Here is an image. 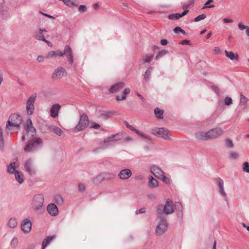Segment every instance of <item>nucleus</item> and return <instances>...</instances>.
I'll list each match as a JSON object with an SVG mask.
<instances>
[{
    "label": "nucleus",
    "mask_w": 249,
    "mask_h": 249,
    "mask_svg": "<svg viewBox=\"0 0 249 249\" xmlns=\"http://www.w3.org/2000/svg\"><path fill=\"white\" fill-rule=\"evenodd\" d=\"M162 208V205H159L156 210L158 217L160 219L155 231L156 234L159 236L163 234L166 231L168 227V223L165 218L163 217Z\"/></svg>",
    "instance_id": "f257e3e1"
},
{
    "label": "nucleus",
    "mask_w": 249,
    "mask_h": 249,
    "mask_svg": "<svg viewBox=\"0 0 249 249\" xmlns=\"http://www.w3.org/2000/svg\"><path fill=\"white\" fill-rule=\"evenodd\" d=\"M43 144V141L39 137H34L29 140L24 148L26 152H33L39 149Z\"/></svg>",
    "instance_id": "f03ea898"
},
{
    "label": "nucleus",
    "mask_w": 249,
    "mask_h": 249,
    "mask_svg": "<svg viewBox=\"0 0 249 249\" xmlns=\"http://www.w3.org/2000/svg\"><path fill=\"white\" fill-rule=\"evenodd\" d=\"M44 202V197L41 194H37L34 196L32 206L33 209L36 213H42L44 212L43 204Z\"/></svg>",
    "instance_id": "7ed1b4c3"
},
{
    "label": "nucleus",
    "mask_w": 249,
    "mask_h": 249,
    "mask_svg": "<svg viewBox=\"0 0 249 249\" xmlns=\"http://www.w3.org/2000/svg\"><path fill=\"white\" fill-rule=\"evenodd\" d=\"M22 122V117L20 115L16 113L12 114L9 118L7 122L6 128L11 130L12 127H15L19 129L20 124Z\"/></svg>",
    "instance_id": "20e7f679"
},
{
    "label": "nucleus",
    "mask_w": 249,
    "mask_h": 249,
    "mask_svg": "<svg viewBox=\"0 0 249 249\" xmlns=\"http://www.w3.org/2000/svg\"><path fill=\"white\" fill-rule=\"evenodd\" d=\"M151 133L165 140H169L171 136L168 130L164 127L153 129L151 130Z\"/></svg>",
    "instance_id": "39448f33"
},
{
    "label": "nucleus",
    "mask_w": 249,
    "mask_h": 249,
    "mask_svg": "<svg viewBox=\"0 0 249 249\" xmlns=\"http://www.w3.org/2000/svg\"><path fill=\"white\" fill-rule=\"evenodd\" d=\"M89 121L87 114H83L80 116L78 124L75 127V130L79 132L84 130L89 125Z\"/></svg>",
    "instance_id": "423d86ee"
},
{
    "label": "nucleus",
    "mask_w": 249,
    "mask_h": 249,
    "mask_svg": "<svg viewBox=\"0 0 249 249\" xmlns=\"http://www.w3.org/2000/svg\"><path fill=\"white\" fill-rule=\"evenodd\" d=\"M36 97V94H32L27 99L26 104V109L27 113L29 115H32L35 110L34 103Z\"/></svg>",
    "instance_id": "0eeeda50"
},
{
    "label": "nucleus",
    "mask_w": 249,
    "mask_h": 249,
    "mask_svg": "<svg viewBox=\"0 0 249 249\" xmlns=\"http://www.w3.org/2000/svg\"><path fill=\"white\" fill-rule=\"evenodd\" d=\"M207 132L209 140L210 139H215L220 137L223 134V131L221 127H216L210 130Z\"/></svg>",
    "instance_id": "6e6552de"
},
{
    "label": "nucleus",
    "mask_w": 249,
    "mask_h": 249,
    "mask_svg": "<svg viewBox=\"0 0 249 249\" xmlns=\"http://www.w3.org/2000/svg\"><path fill=\"white\" fill-rule=\"evenodd\" d=\"M162 206L163 217H164V214L168 215L174 213V210L172 201L169 199L166 200L165 205L164 206L162 205Z\"/></svg>",
    "instance_id": "1a4fd4ad"
},
{
    "label": "nucleus",
    "mask_w": 249,
    "mask_h": 249,
    "mask_svg": "<svg viewBox=\"0 0 249 249\" xmlns=\"http://www.w3.org/2000/svg\"><path fill=\"white\" fill-rule=\"evenodd\" d=\"M64 55H66L68 61L70 64L72 65L73 63V55L72 51V49L69 45L65 46L64 52Z\"/></svg>",
    "instance_id": "9d476101"
},
{
    "label": "nucleus",
    "mask_w": 249,
    "mask_h": 249,
    "mask_svg": "<svg viewBox=\"0 0 249 249\" xmlns=\"http://www.w3.org/2000/svg\"><path fill=\"white\" fill-rule=\"evenodd\" d=\"M66 75L67 72L65 69L61 67H59L56 69L53 73L52 79H60Z\"/></svg>",
    "instance_id": "9b49d317"
},
{
    "label": "nucleus",
    "mask_w": 249,
    "mask_h": 249,
    "mask_svg": "<svg viewBox=\"0 0 249 249\" xmlns=\"http://www.w3.org/2000/svg\"><path fill=\"white\" fill-rule=\"evenodd\" d=\"M24 168L25 171L31 176H33L36 174V171L34 168L32 160L29 159L24 163Z\"/></svg>",
    "instance_id": "f8f14e48"
},
{
    "label": "nucleus",
    "mask_w": 249,
    "mask_h": 249,
    "mask_svg": "<svg viewBox=\"0 0 249 249\" xmlns=\"http://www.w3.org/2000/svg\"><path fill=\"white\" fill-rule=\"evenodd\" d=\"M124 137L123 133H118L114 135H112L104 140V143H107L110 142L117 141L121 140Z\"/></svg>",
    "instance_id": "ddd939ff"
},
{
    "label": "nucleus",
    "mask_w": 249,
    "mask_h": 249,
    "mask_svg": "<svg viewBox=\"0 0 249 249\" xmlns=\"http://www.w3.org/2000/svg\"><path fill=\"white\" fill-rule=\"evenodd\" d=\"M132 175V172L129 169H124L120 171L118 174L119 178L125 180L129 178Z\"/></svg>",
    "instance_id": "4468645a"
},
{
    "label": "nucleus",
    "mask_w": 249,
    "mask_h": 249,
    "mask_svg": "<svg viewBox=\"0 0 249 249\" xmlns=\"http://www.w3.org/2000/svg\"><path fill=\"white\" fill-rule=\"evenodd\" d=\"M32 227V223L30 220L26 219L24 220L21 224V229L24 232H29Z\"/></svg>",
    "instance_id": "2eb2a0df"
},
{
    "label": "nucleus",
    "mask_w": 249,
    "mask_h": 249,
    "mask_svg": "<svg viewBox=\"0 0 249 249\" xmlns=\"http://www.w3.org/2000/svg\"><path fill=\"white\" fill-rule=\"evenodd\" d=\"M150 171L159 179L162 178V176L164 174L163 171L156 165H153L151 167Z\"/></svg>",
    "instance_id": "dca6fc26"
},
{
    "label": "nucleus",
    "mask_w": 249,
    "mask_h": 249,
    "mask_svg": "<svg viewBox=\"0 0 249 249\" xmlns=\"http://www.w3.org/2000/svg\"><path fill=\"white\" fill-rule=\"evenodd\" d=\"M46 127L48 130L54 132L59 136L64 137L65 135L64 132L60 128L56 126L46 125Z\"/></svg>",
    "instance_id": "f3484780"
},
{
    "label": "nucleus",
    "mask_w": 249,
    "mask_h": 249,
    "mask_svg": "<svg viewBox=\"0 0 249 249\" xmlns=\"http://www.w3.org/2000/svg\"><path fill=\"white\" fill-rule=\"evenodd\" d=\"M47 210L52 216H55L58 213V209L53 203H51L47 206Z\"/></svg>",
    "instance_id": "a211bd4d"
},
{
    "label": "nucleus",
    "mask_w": 249,
    "mask_h": 249,
    "mask_svg": "<svg viewBox=\"0 0 249 249\" xmlns=\"http://www.w3.org/2000/svg\"><path fill=\"white\" fill-rule=\"evenodd\" d=\"M125 85L123 82H119L118 83L115 84L114 85H112L110 88L109 89L108 91L110 93H115L119 90H120L122 89H123Z\"/></svg>",
    "instance_id": "6ab92c4d"
},
{
    "label": "nucleus",
    "mask_w": 249,
    "mask_h": 249,
    "mask_svg": "<svg viewBox=\"0 0 249 249\" xmlns=\"http://www.w3.org/2000/svg\"><path fill=\"white\" fill-rule=\"evenodd\" d=\"M60 109V106L58 104H56L52 106L50 110V115L54 118L58 116V111Z\"/></svg>",
    "instance_id": "aec40b11"
},
{
    "label": "nucleus",
    "mask_w": 249,
    "mask_h": 249,
    "mask_svg": "<svg viewBox=\"0 0 249 249\" xmlns=\"http://www.w3.org/2000/svg\"><path fill=\"white\" fill-rule=\"evenodd\" d=\"M208 132H204L203 131H198L195 134V137L199 141H208Z\"/></svg>",
    "instance_id": "412c9836"
},
{
    "label": "nucleus",
    "mask_w": 249,
    "mask_h": 249,
    "mask_svg": "<svg viewBox=\"0 0 249 249\" xmlns=\"http://www.w3.org/2000/svg\"><path fill=\"white\" fill-rule=\"evenodd\" d=\"M148 179V185L150 188H154L158 186L159 182L158 180L152 176H149Z\"/></svg>",
    "instance_id": "4be33fe9"
},
{
    "label": "nucleus",
    "mask_w": 249,
    "mask_h": 249,
    "mask_svg": "<svg viewBox=\"0 0 249 249\" xmlns=\"http://www.w3.org/2000/svg\"><path fill=\"white\" fill-rule=\"evenodd\" d=\"M115 177V175L112 173H103L98 177L102 181L105 180H111Z\"/></svg>",
    "instance_id": "5701e85b"
},
{
    "label": "nucleus",
    "mask_w": 249,
    "mask_h": 249,
    "mask_svg": "<svg viewBox=\"0 0 249 249\" xmlns=\"http://www.w3.org/2000/svg\"><path fill=\"white\" fill-rule=\"evenodd\" d=\"M0 16L4 18L8 17L9 16L8 8L5 5H2L0 7Z\"/></svg>",
    "instance_id": "b1692460"
},
{
    "label": "nucleus",
    "mask_w": 249,
    "mask_h": 249,
    "mask_svg": "<svg viewBox=\"0 0 249 249\" xmlns=\"http://www.w3.org/2000/svg\"><path fill=\"white\" fill-rule=\"evenodd\" d=\"M55 238V235H53L48 236L45 238L42 243V249H45V248L49 245V244Z\"/></svg>",
    "instance_id": "393cba45"
},
{
    "label": "nucleus",
    "mask_w": 249,
    "mask_h": 249,
    "mask_svg": "<svg viewBox=\"0 0 249 249\" xmlns=\"http://www.w3.org/2000/svg\"><path fill=\"white\" fill-rule=\"evenodd\" d=\"M15 177L19 183L21 184L24 182V176L22 173L18 171H15Z\"/></svg>",
    "instance_id": "a878e982"
},
{
    "label": "nucleus",
    "mask_w": 249,
    "mask_h": 249,
    "mask_svg": "<svg viewBox=\"0 0 249 249\" xmlns=\"http://www.w3.org/2000/svg\"><path fill=\"white\" fill-rule=\"evenodd\" d=\"M130 92V89L129 88H125L123 91L122 96L121 97L117 95L116 99L118 101L124 100L126 99V95L128 94Z\"/></svg>",
    "instance_id": "bb28decb"
},
{
    "label": "nucleus",
    "mask_w": 249,
    "mask_h": 249,
    "mask_svg": "<svg viewBox=\"0 0 249 249\" xmlns=\"http://www.w3.org/2000/svg\"><path fill=\"white\" fill-rule=\"evenodd\" d=\"M225 53L226 56L230 58L231 60H237L238 58V54H236L235 55L232 52H228L227 50H225Z\"/></svg>",
    "instance_id": "cd10ccee"
},
{
    "label": "nucleus",
    "mask_w": 249,
    "mask_h": 249,
    "mask_svg": "<svg viewBox=\"0 0 249 249\" xmlns=\"http://www.w3.org/2000/svg\"><path fill=\"white\" fill-rule=\"evenodd\" d=\"M153 71V67H149L145 71L144 75V79L145 81L148 82L149 80V77L151 73Z\"/></svg>",
    "instance_id": "c85d7f7f"
},
{
    "label": "nucleus",
    "mask_w": 249,
    "mask_h": 249,
    "mask_svg": "<svg viewBox=\"0 0 249 249\" xmlns=\"http://www.w3.org/2000/svg\"><path fill=\"white\" fill-rule=\"evenodd\" d=\"M154 113L158 119H161L163 118V111L162 110L160 109L158 107H156L154 109Z\"/></svg>",
    "instance_id": "c756f323"
},
{
    "label": "nucleus",
    "mask_w": 249,
    "mask_h": 249,
    "mask_svg": "<svg viewBox=\"0 0 249 249\" xmlns=\"http://www.w3.org/2000/svg\"><path fill=\"white\" fill-rule=\"evenodd\" d=\"M25 129L26 132L28 134L30 133L32 137L34 136L36 134V129L33 126L25 127Z\"/></svg>",
    "instance_id": "7c9ffc66"
},
{
    "label": "nucleus",
    "mask_w": 249,
    "mask_h": 249,
    "mask_svg": "<svg viewBox=\"0 0 249 249\" xmlns=\"http://www.w3.org/2000/svg\"><path fill=\"white\" fill-rule=\"evenodd\" d=\"M113 114L111 111H104L101 113V117L105 119H107L110 117Z\"/></svg>",
    "instance_id": "2f4dec72"
},
{
    "label": "nucleus",
    "mask_w": 249,
    "mask_h": 249,
    "mask_svg": "<svg viewBox=\"0 0 249 249\" xmlns=\"http://www.w3.org/2000/svg\"><path fill=\"white\" fill-rule=\"evenodd\" d=\"M16 168V162H12L8 166L7 172L10 174H13Z\"/></svg>",
    "instance_id": "473e14b6"
},
{
    "label": "nucleus",
    "mask_w": 249,
    "mask_h": 249,
    "mask_svg": "<svg viewBox=\"0 0 249 249\" xmlns=\"http://www.w3.org/2000/svg\"><path fill=\"white\" fill-rule=\"evenodd\" d=\"M8 226L11 228H14L17 225V222L15 218H11L8 223Z\"/></svg>",
    "instance_id": "72a5a7b5"
},
{
    "label": "nucleus",
    "mask_w": 249,
    "mask_h": 249,
    "mask_svg": "<svg viewBox=\"0 0 249 249\" xmlns=\"http://www.w3.org/2000/svg\"><path fill=\"white\" fill-rule=\"evenodd\" d=\"M249 101V99L245 96L242 93H240V104L241 105H245Z\"/></svg>",
    "instance_id": "f704fd0d"
},
{
    "label": "nucleus",
    "mask_w": 249,
    "mask_h": 249,
    "mask_svg": "<svg viewBox=\"0 0 249 249\" xmlns=\"http://www.w3.org/2000/svg\"><path fill=\"white\" fill-rule=\"evenodd\" d=\"M168 53V52L165 50H162L160 51L155 57L156 59L158 60L160 58L167 54Z\"/></svg>",
    "instance_id": "c9c22d12"
},
{
    "label": "nucleus",
    "mask_w": 249,
    "mask_h": 249,
    "mask_svg": "<svg viewBox=\"0 0 249 249\" xmlns=\"http://www.w3.org/2000/svg\"><path fill=\"white\" fill-rule=\"evenodd\" d=\"M34 36L36 39L38 40L43 41L45 40L44 36L42 34H40L39 32L38 33H35Z\"/></svg>",
    "instance_id": "e433bc0d"
},
{
    "label": "nucleus",
    "mask_w": 249,
    "mask_h": 249,
    "mask_svg": "<svg viewBox=\"0 0 249 249\" xmlns=\"http://www.w3.org/2000/svg\"><path fill=\"white\" fill-rule=\"evenodd\" d=\"M242 169L244 172L249 173V163L248 162L245 161L243 163Z\"/></svg>",
    "instance_id": "4c0bfd02"
},
{
    "label": "nucleus",
    "mask_w": 249,
    "mask_h": 249,
    "mask_svg": "<svg viewBox=\"0 0 249 249\" xmlns=\"http://www.w3.org/2000/svg\"><path fill=\"white\" fill-rule=\"evenodd\" d=\"M134 131H135L138 135L141 136L144 139H147L148 140H150V138L148 136L144 134H143L142 132L139 131V130L136 129L134 130Z\"/></svg>",
    "instance_id": "58836bf2"
},
{
    "label": "nucleus",
    "mask_w": 249,
    "mask_h": 249,
    "mask_svg": "<svg viewBox=\"0 0 249 249\" xmlns=\"http://www.w3.org/2000/svg\"><path fill=\"white\" fill-rule=\"evenodd\" d=\"M168 18L171 20H177L180 18V15L178 13L170 14L168 16Z\"/></svg>",
    "instance_id": "ea45409f"
},
{
    "label": "nucleus",
    "mask_w": 249,
    "mask_h": 249,
    "mask_svg": "<svg viewBox=\"0 0 249 249\" xmlns=\"http://www.w3.org/2000/svg\"><path fill=\"white\" fill-rule=\"evenodd\" d=\"M226 145L228 148H233V143L232 141L229 139H226L225 140Z\"/></svg>",
    "instance_id": "a19ab883"
},
{
    "label": "nucleus",
    "mask_w": 249,
    "mask_h": 249,
    "mask_svg": "<svg viewBox=\"0 0 249 249\" xmlns=\"http://www.w3.org/2000/svg\"><path fill=\"white\" fill-rule=\"evenodd\" d=\"M153 55H146L143 59V60L144 62L149 63L151 61L153 57Z\"/></svg>",
    "instance_id": "79ce46f5"
},
{
    "label": "nucleus",
    "mask_w": 249,
    "mask_h": 249,
    "mask_svg": "<svg viewBox=\"0 0 249 249\" xmlns=\"http://www.w3.org/2000/svg\"><path fill=\"white\" fill-rule=\"evenodd\" d=\"M225 104L227 106H230L232 104V99L230 97H226L224 100Z\"/></svg>",
    "instance_id": "37998d69"
},
{
    "label": "nucleus",
    "mask_w": 249,
    "mask_h": 249,
    "mask_svg": "<svg viewBox=\"0 0 249 249\" xmlns=\"http://www.w3.org/2000/svg\"><path fill=\"white\" fill-rule=\"evenodd\" d=\"M206 16L204 14L199 15L195 18V21L197 22L206 18Z\"/></svg>",
    "instance_id": "c03bdc74"
},
{
    "label": "nucleus",
    "mask_w": 249,
    "mask_h": 249,
    "mask_svg": "<svg viewBox=\"0 0 249 249\" xmlns=\"http://www.w3.org/2000/svg\"><path fill=\"white\" fill-rule=\"evenodd\" d=\"M216 183L219 188L224 187V182L223 180L221 178H216Z\"/></svg>",
    "instance_id": "a18cd8bd"
},
{
    "label": "nucleus",
    "mask_w": 249,
    "mask_h": 249,
    "mask_svg": "<svg viewBox=\"0 0 249 249\" xmlns=\"http://www.w3.org/2000/svg\"><path fill=\"white\" fill-rule=\"evenodd\" d=\"M238 154L237 152H232L230 154L229 157L231 159L235 160L238 158Z\"/></svg>",
    "instance_id": "49530a36"
},
{
    "label": "nucleus",
    "mask_w": 249,
    "mask_h": 249,
    "mask_svg": "<svg viewBox=\"0 0 249 249\" xmlns=\"http://www.w3.org/2000/svg\"><path fill=\"white\" fill-rule=\"evenodd\" d=\"M18 240L17 238H14L11 242V245L12 247L15 248L18 245Z\"/></svg>",
    "instance_id": "de8ad7c7"
},
{
    "label": "nucleus",
    "mask_w": 249,
    "mask_h": 249,
    "mask_svg": "<svg viewBox=\"0 0 249 249\" xmlns=\"http://www.w3.org/2000/svg\"><path fill=\"white\" fill-rule=\"evenodd\" d=\"M160 179H162L163 182H164L166 184H169L170 183V180L169 179L165 177L164 174L162 176V178H160Z\"/></svg>",
    "instance_id": "09e8293b"
},
{
    "label": "nucleus",
    "mask_w": 249,
    "mask_h": 249,
    "mask_svg": "<svg viewBox=\"0 0 249 249\" xmlns=\"http://www.w3.org/2000/svg\"><path fill=\"white\" fill-rule=\"evenodd\" d=\"M79 12L84 13L87 11V7L85 5H80L78 8Z\"/></svg>",
    "instance_id": "8fccbe9b"
},
{
    "label": "nucleus",
    "mask_w": 249,
    "mask_h": 249,
    "mask_svg": "<svg viewBox=\"0 0 249 249\" xmlns=\"http://www.w3.org/2000/svg\"><path fill=\"white\" fill-rule=\"evenodd\" d=\"M213 2V0H208L204 4V6L203 7V8H206V7H208V8H213L214 7V5H210L209 6H206V5H208L209 4H210V3H212V2Z\"/></svg>",
    "instance_id": "3c124183"
},
{
    "label": "nucleus",
    "mask_w": 249,
    "mask_h": 249,
    "mask_svg": "<svg viewBox=\"0 0 249 249\" xmlns=\"http://www.w3.org/2000/svg\"><path fill=\"white\" fill-rule=\"evenodd\" d=\"M55 55V51H50L48 53V55L46 56V58H52Z\"/></svg>",
    "instance_id": "603ef678"
},
{
    "label": "nucleus",
    "mask_w": 249,
    "mask_h": 249,
    "mask_svg": "<svg viewBox=\"0 0 249 249\" xmlns=\"http://www.w3.org/2000/svg\"><path fill=\"white\" fill-rule=\"evenodd\" d=\"M32 126H33V124H32L31 119H27L26 121V123L25 127H28Z\"/></svg>",
    "instance_id": "864d4df0"
},
{
    "label": "nucleus",
    "mask_w": 249,
    "mask_h": 249,
    "mask_svg": "<svg viewBox=\"0 0 249 249\" xmlns=\"http://www.w3.org/2000/svg\"><path fill=\"white\" fill-rule=\"evenodd\" d=\"M238 26L240 30H244L245 29H246L248 27L247 26L242 24V23H239L238 24Z\"/></svg>",
    "instance_id": "5fc2aeb1"
},
{
    "label": "nucleus",
    "mask_w": 249,
    "mask_h": 249,
    "mask_svg": "<svg viewBox=\"0 0 249 249\" xmlns=\"http://www.w3.org/2000/svg\"><path fill=\"white\" fill-rule=\"evenodd\" d=\"M211 89L217 94H219V89L218 87L214 86H212Z\"/></svg>",
    "instance_id": "6e6d98bb"
},
{
    "label": "nucleus",
    "mask_w": 249,
    "mask_h": 249,
    "mask_svg": "<svg viewBox=\"0 0 249 249\" xmlns=\"http://www.w3.org/2000/svg\"><path fill=\"white\" fill-rule=\"evenodd\" d=\"M145 212H146L145 208H142L139 210H137L136 211V213L137 214H138V213H145Z\"/></svg>",
    "instance_id": "4d7b16f0"
},
{
    "label": "nucleus",
    "mask_w": 249,
    "mask_h": 249,
    "mask_svg": "<svg viewBox=\"0 0 249 249\" xmlns=\"http://www.w3.org/2000/svg\"><path fill=\"white\" fill-rule=\"evenodd\" d=\"M175 207L176 208L178 209V210L179 211H180V210H181V209H182V205H181V204L180 202H176V203H175Z\"/></svg>",
    "instance_id": "13d9d810"
},
{
    "label": "nucleus",
    "mask_w": 249,
    "mask_h": 249,
    "mask_svg": "<svg viewBox=\"0 0 249 249\" xmlns=\"http://www.w3.org/2000/svg\"><path fill=\"white\" fill-rule=\"evenodd\" d=\"M91 124H92V126H91V128H94V129H99L100 127V125L96 123H92Z\"/></svg>",
    "instance_id": "bf43d9fd"
},
{
    "label": "nucleus",
    "mask_w": 249,
    "mask_h": 249,
    "mask_svg": "<svg viewBox=\"0 0 249 249\" xmlns=\"http://www.w3.org/2000/svg\"><path fill=\"white\" fill-rule=\"evenodd\" d=\"M56 201L57 203H62L63 201V198L61 196H58L55 197Z\"/></svg>",
    "instance_id": "052dcab7"
},
{
    "label": "nucleus",
    "mask_w": 249,
    "mask_h": 249,
    "mask_svg": "<svg viewBox=\"0 0 249 249\" xmlns=\"http://www.w3.org/2000/svg\"><path fill=\"white\" fill-rule=\"evenodd\" d=\"M78 190L80 192H84L85 190V187L84 184H80L78 185Z\"/></svg>",
    "instance_id": "680f3d73"
},
{
    "label": "nucleus",
    "mask_w": 249,
    "mask_h": 249,
    "mask_svg": "<svg viewBox=\"0 0 249 249\" xmlns=\"http://www.w3.org/2000/svg\"><path fill=\"white\" fill-rule=\"evenodd\" d=\"M4 148V140L3 137L0 138V148L3 149Z\"/></svg>",
    "instance_id": "e2e57ef3"
},
{
    "label": "nucleus",
    "mask_w": 249,
    "mask_h": 249,
    "mask_svg": "<svg viewBox=\"0 0 249 249\" xmlns=\"http://www.w3.org/2000/svg\"><path fill=\"white\" fill-rule=\"evenodd\" d=\"M124 124L126 125V127L130 129V130H131L132 131H134L135 129V128L133 126H132V125H129L127 122L125 121L124 122Z\"/></svg>",
    "instance_id": "0e129e2a"
},
{
    "label": "nucleus",
    "mask_w": 249,
    "mask_h": 249,
    "mask_svg": "<svg viewBox=\"0 0 249 249\" xmlns=\"http://www.w3.org/2000/svg\"><path fill=\"white\" fill-rule=\"evenodd\" d=\"M45 58H46V57L43 55H39L37 58V60L38 62H42Z\"/></svg>",
    "instance_id": "69168bd1"
},
{
    "label": "nucleus",
    "mask_w": 249,
    "mask_h": 249,
    "mask_svg": "<svg viewBox=\"0 0 249 249\" xmlns=\"http://www.w3.org/2000/svg\"><path fill=\"white\" fill-rule=\"evenodd\" d=\"M182 45H190V41L188 40H182L180 43Z\"/></svg>",
    "instance_id": "338daca9"
},
{
    "label": "nucleus",
    "mask_w": 249,
    "mask_h": 249,
    "mask_svg": "<svg viewBox=\"0 0 249 249\" xmlns=\"http://www.w3.org/2000/svg\"><path fill=\"white\" fill-rule=\"evenodd\" d=\"M147 197L151 200H155L156 198V196L154 194H149L147 195Z\"/></svg>",
    "instance_id": "774afa93"
}]
</instances>
